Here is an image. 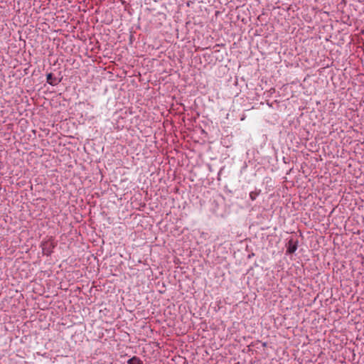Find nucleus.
Listing matches in <instances>:
<instances>
[{
    "label": "nucleus",
    "mask_w": 364,
    "mask_h": 364,
    "mask_svg": "<svg viewBox=\"0 0 364 364\" xmlns=\"http://www.w3.org/2000/svg\"><path fill=\"white\" fill-rule=\"evenodd\" d=\"M57 246V242H55L52 237L46 241H43L41 243V247L42 248L43 254L47 256H50L53 252V249Z\"/></svg>",
    "instance_id": "f257e3e1"
},
{
    "label": "nucleus",
    "mask_w": 364,
    "mask_h": 364,
    "mask_svg": "<svg viewBox=\"0 0 364 364\" xmlns=\"http://www.w3.org/2000/svg\"><path fill=\"white\" fill-rule=\"evenodd\" d=\"M298 247V240L294 238H290L287 244V254H294Z\"/></svg>",
    "instance_id": "f03ea898"
},
{
    "label": "nucleus",
    "mask_w": 364,
    "mask_h": 364,
    "mask_svg": "<svg viewBox=\"0 0 364 364\" xmlns=\"http://www.w3.org/2000/svg\"><path fill=\"white\" fill-rule=\"evenodd\" d=\"M62 77L60 78H57L54 76L52 73H48L46 75V82L52 86L57 85L62 80Z\"/></svg>",
    "instance_id": "7ed1b4c3"
},
{
    "label": "nucleus",
    "mask_w": 364,
    "mask_h": 364,
    "mask_svg": "<svg viewBox=\"0 0 364 364\" xmlns=\"http://www.w3.org/2000/svg\"><path fill=\"white\" fill-rule=\"evenodd\" d=\"M127 364H143V362L139 357L133 356L128 360Z\"/></svg>",
    "instance_id": "20e7f679"
},
{
    "label": "nucleus",
    "mask_w": 364,
    "mask_h": 364,
    "mask_svg": "<svg viewBox=\"0 0 364 364\" xmlns=\"http://www.w3.org/2000/svg\"><path fill=\"white\" fill-rule=\"evenodd\" d=\"M261 190H255L250 193V198L252 200H255L257 197L260 194Z\"/></svg>",
    "instance_id": "39448f33"
}]
</instances>
